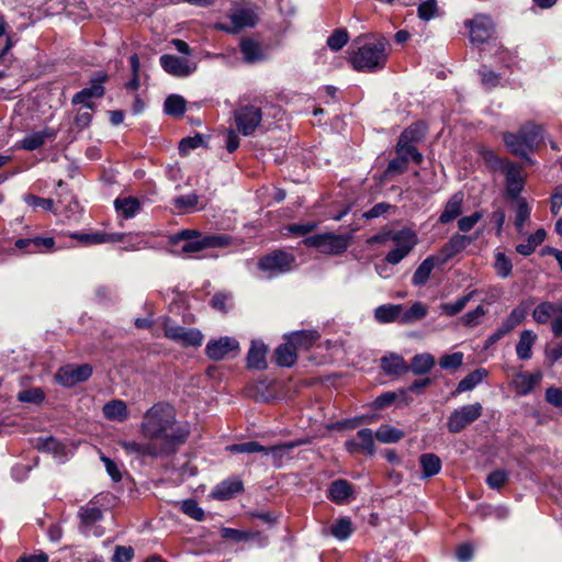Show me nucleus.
I'll return each mask as SVG.
<instances>
[{
  "label": "nucleus",
  "instance_id": "f257e3e1",
  "mask_svg": "<svg viewBox=\"0 0 562 562\" xmlns=\"http://www.w3.org/2000/svg\"><path fill=\"white\" fill-rule=\"evenodd\" d=\"M140 432L165 457L176 453L184 445L190 435V425L177 419L172 406L157 403L145 413Z\"/></svg>",
  "mask_w": 562,
  "mask_h": 562
},
{
  "label": "nucleus",
  "instance_id": "f03ea898",
  "mask_svg": "<svg viewBox=\"0 0 562 562\" xmlns=\"http://www.w3.org/2000/svg\"><path fill=\"white\" fill-rule=\"evenodd\" d=\"M387 60L386 41H366L350 53L349 61L355 70L374 72L385 67Z\"/></svg>",
  "mask_w": 562,
  "mask_h": 562
},
{
  "label": "nucleus",
  "instance_id": "7ed1b4c3",
  "mask_svg": "<svg viewBox=\"0 0 562 562\" xmlns=\"http://www.w3.org/2000/svg\"><path fill=\"white\" fill-rule=\"evenodd\" d=\"M480 155L493 171H501L505 175L507 196L512 200L520 199L524 179L519 167L507 159L499 158L492 149L485 147L480 149Z\"/></svg>",
  "mask_w": 562,
  "mask_h": 562
},
{
  "label": "nucleus",
  "instance_id": "20e7f679",
  "mask_svg": "<svg viewBox=\"0 0 562 562\" xmlns=\"http://www.w3.org/2000/svg\"><path fill=\"white\" fill-rule=\"evenodd\" d=\"M390 241L394 244V248L386 254L385 261L390 265H397L415 248L418 237L411 228H402L391 232Z\"/></svg>",
  "mask_w": 562,
  "mask_h": 562
},
{
  "label": "nucleus",
  "instance_id": "39448f33",
  "mask_svg": "<svg viewBox=\"0 0 562 562\" xmlns=\"http://www.w3.org/2000/svg\"><path fill=\"white\" fill-rule=\"evenodd\" d=\"M307 247L327 255H340L349 247V236L331 233L316 234L304 239Z\"/></svg>",
  "mask_w": 562,
  "mask_h": 562
},
{
  "label": "nucleus",
  "instance_id": "423d86ee",
  "mask_svg": "<svg viewBox=\"0 0 562 562\" xmlns=\"http://www.w3.org/2000/svg\"><path fill=\"white\" fill-rule=\"evenodd\" d=\"M165 337L182 347H199L203 342V334L198 328H186L165 318L162 324Z\"/></svg>",
  "mask_w": 562,
  "mask_h": 562
},
{
  "label": "nucleus",
  "instance_id": "0eeeda50",
  "mask_svg": "<svg viewBox=\"0 0 562 562\" xmlns=\"http://www.w3.org/2000/svg\"><path fill=\"white\" fill-rule=\"evenodd\" d=\"M294 261L293 255L282 250H274L259 260L258 268L270 279L289 272L293 268Z\"/></svg>",
  "mask_w": 562,
  "mask_h": 562
},
{
  "label": "nucleus",
  "instance_id": "6e6552de",
  "mask_svg": "<svg viewBox=\"0 0 562 562\" xmlns=\"http://www.w3.org/2000/svg\"><path fill=\"white\" fill-rule=\"evenodd\" d=\"M483 413V406L480 403L463 405L448 417L447 428L451 434H459L469 425L477 420Z\"/></svg>",
  "mask_w": 562,
  "mask_h": 562
},
{
  "label": "nucleus",
  "instance_id": "1a4fd4ad",
  "mask_svg": "<svg viewBox=\"0 0 562 562\" xmlns=\"http://www.w3.org/2000/svg\"><path fill=\"white\" fill-rule=\"evenodd\" d=\"M237 131L244 136L254 134L262 121V111L255 105H241L234 111Z\"/></svg>",
  "mask_w": 562,
  "mask_h": 562
},
{
  "label": "nucleus",
  "instance_id": "9d476101",
  "mask_svg": "<svg viewBox=\"0 0 562 562\" xmlns=\"http://www.w3.org/2000/svg\"><path fill=\"white\" fill-rule=\"evenodd\" d=\"M92 374V367L88 363L75 366L67 364L56 372L55 379L56 381L65 386L71 387L77 383L87 381Z\"/></svg>",
  "mask_w": 562,
  "mask_h": 562
},
{
  "label": "nucleus",
  "instance_id": "9b49d317",
  "mask_svg": "<svg viewBox=\"0 0 562 562\" xmlns=\"http://www.w3.org/2000/svg\"><path fill=\"white\" fill-rule=\"evenodd\" d=\"M231 244V237L223 234L217 235H200L193 240H187V243L181 245L180 251L181 254H192L199 252L203 249L207 248H220L225 247Z\"/></svg>",
  "mask_w": 562,
  "mask_h": 562
},
{
  "label": "nucleus",
  "instance_id": "f8f14e48",
  "mask_svg": "<svg viewBox=\"0 0 562 562\" xmlns=\"http://www.w3.org/2000/svg\"><path fill=\"white\" fill-rule=\"evenodd\" d=\"M108 80V75L103 71L95 74L90 80V87L83 88L72 97V104H82L88 109H92L93 104L90 102L92 98H101L104 94L103 83Z\"/></svg>",
  "mask_w": 562,
  "mask_h": 562
},
{
  "label": "nucleus",
  "instance_id": "ddd939ff",
  "mask_svg": "<svg viewBox=\"0 0 562 562\" xmlns=\"http://www.w3.org/2000/svg\"><path fill=\"white\" fill-rule=\"evenodd\" d=\"M159 63L161 68L167 74L178 78L189 77L196 70L195 63H191L186 58H181L171 54H165L160 56Z\"/></svg>",
  "mask_w": 562,
  "mask_h": 562
},
{
  "label": "nucleus",
  "instance_id": "4468645a",
  "mask_svg": "<svg viewBox=\"0 0 562 562\" xmlns=\"http://www.w3.org/2000/svg\"><path fill=\"white\" fill-rule=\"evenodd\" d=\"M465 24L470 27V37L472 42L484 43L493 35L494 24L490 16L476 15Z\"/></svg>",
  "mask_w": 562,
  "mask_h": 562
},
{
  "label": "nucleus",
  "instance_id": "2eb2a0df",
  "mask_svg": "<svg viewBox=\"0 0 562 562\" xmlns=\"http://www.w3.org/2000/svg\"><path fill=\"white\" fill-rule=\"evenodd\" d=\"M239 350V344L235 338L221 337L217 340H211L205 347V353L210 359L221 360L233 351Z\"/></svg>",
  "mask_w": 562,
  "mask_h": 562
},
{
  "label": "nucleus",
  "instance_id": "dca6fc26",
  "mask_svg": "<svg viewBox=\"0 0 562 562\" xmlns=\"http://www.w3.org/2000/svg\"><path fill=\"white\" fill-rule=\"evenodd\" d=\"M120 446L130 454L150 458L164 457L150 440L148 442L122 440Z\"/></svg>",
  "mask_w": 562,
  "mask_h": 562
},
{
  "label": "nucleus",
  "instance_id": "f3484780",
  "mask_svg": "<svg viewBox=\"0 0 562 562\" xmlns=\"http://www.w3.org/2000/svg\"><path fill=\"white\" fill-rule=\"evenodd\" d=\"M54 244L55 241L52 237L19 238L14 243L16 248L27 254L41 252L43 249H52Z\"/></svg>",
  "mask_w": 562,
  "mask_h": 562
},
{
  "label": "nucleus",
  "instance_id": "a211bd4d",
  "mask_svg": "<svg viewBox=\"0 0 562 562\" xmlns=\"http://www.w3.org/2000/svg\"><path fill=\"white\" fill-rule=\"evenodd\" d=\"M56 137V132L52 128H44L43 131L33 132L27 134L21 142L20 147L32 151L40 147H42L47 139H53Z\"/></svg>",
  "mask_w": 562,
  "mask_h": 562
},
{
  "label": "nucleus",
  "instance_id": "6ab92c4d",
  "mask_svg": "<svg viewBox=\"0 0 562 562\" xmlns=\"http://www.w3.org/2000/svg\"><path fill=\"white\" fill-rule=\"evenodd\" d=\"M102 413L105 419L123 423L128 419L126 403L122 400H112L103 405Z\"/></svg>",
  "mask_w": 562,
  "mask_h": 562
},
{
  "label": "nucleus",
  "instance_id": "aec40b11",
  "mask_svg": "<svg viewBox=\"0 0 562 562\" xmlns=\"http://www.w3.org/2000/svg\"><path fill=\"white\" fill-rule=\"evenodd\" d=\"M267 346L262 341L254 340L247 355V367L262 370L267 368Z\"/></svg>",
  "mask_w": 562,
  "mask_h": 562
},
{
  "label": "nucleus",
  "instance_id": "412c9836",
  "mask_svg": "<svg viewBox=\"0 0 562 562\" xmlns=\"http://www.w3.org/2000/svg\"><path fill=\"white\" fill-rule=\"evenodd\" d=\"M70 237L77 239L80 244L85 246L89 245H98L104 243H115L121 239V236L117 234H106V233H74L70 234Z\"/></svg>",
  "mask_w": 562,
  "mask_h": 562
},
{
  "label": "nucleus",
  "instance_id": "4be33fe9",
  "mask_svg": "<svg viewBox=\"0 0 562 562\" xmlns=\"http://www.w3.org/2000/svg\"><path fill=\"white\" fill-rule=\"evenodd\" d=\"M503 140L509 151L516 156H519L522 159L530 161L528 156V151H530L529 147L525 144V140L521 139V135L519 132L509 133L506 132L503 134Z\"/></svg>",
  "mask_w": 562,
  "mask_h": 562
},
{
  "label": "nucleus",
  "instance_id": "5701e85b",
  "mask_svg": "<svg viewBox=\"0 0 562 562\" xmlns=\"http://www.w3.org/2000/svg\"><path fill=\"white\" fill-rule=\"evenodd\" d=\"M296 350L310 349L319 338L316 330H297L285 336Z\"/></svg>",
  "mask_w": 562,
  "mask_h": 562
},
{
  "label": "nucleus",
  "instance_id": "b1692460",
  "mask_svg": "<svg viewBox=\"0 0 562 562\" xmlns=\"http://www.w3.org/2000/svg\"><path fill=\"white\" fill-rule=\"evenodd\" d=\"M518 132L530 150H533L543 139L542 127L533 122L524 124Z\"/></svg>",
  "mask_w": 562,
  "mask_h": 562
},
{
  "label": "nucleus",
  "instance_id": "393cba45",
  "mask_svg": "<svg viewBox=\"0 0 562 562\" xmlns=\"http://www.w3.org/2000/svg\"><path fill=\"white\" fill-rule=\"evenodd\" d=\"M463 194L461 192L454 193L446 203L443 212L439 216L441 224H448L457 218L462 210Z\"/></svg>",
  "mask_w": 562,
  "mask_h": 562
},
{
  "label": "nucleus",
  "instance_id": "a878e982",
  "mask_svg": "<svg viewBox=\"0 0 562 562\" xmlns=\"http://www.w3.org/2000/svg\"><path fill=\"white\" fill-rule=\"evenodd\" d=\"M527 314L528 305L525 302H521L510 312V314L498 327L502 328L503 333L508 335L514 328H516L524 322Z\"/></svg>",
  "mask_w": 562,
  "mask_h": 562
},
{
  "label": "nucleus",
  "instance_id": "bb28decb",
  "mask_svg": "<svg viewBox=\"0 0 562 562\" xmlns=\"http://www.w3.org/2000/svg\"><path fill=\"white\" fill-rule=\"evenodd\" d=\"M381 367L387 375H400L409 371L408 364L398 355L383 357L381 359Z\"/></svg>",
  "mask_w": 562,
  "mask_h": 562
},
{
  "label": "nucleus",
  "instance_id": "cd10ccee",
  "mask_svg": "<svg viewBox=\"0 0 562 562\" xmlns=\"http://www.w3.org/2000/svg\"><path fill=\"white\" fill-rule=\"evenodd\" d=\"M229 19L234 25V29L241 30L245 27H252L257 23V15L250 9H236L229 14Z\"/></svg>",
  "mask_w": 562,
  "mask_h": 562
},
{
  "label": "nucleus",
  "instance_id": "c85d7f7f",
  "mask_svg": "<svg viewBox=\"0 0 562 562\" xmlns=\"http://www.w3.org/2000/svg\"><path fill=\"white\" fill-rule=\"evenodd\" d=\"M558 308L559 304L550 301H543L533 308L531 314L532 319L539 325L548 324L550 321L552 322Z\"/></svg>",
  "mask_w": 562,
  "mask_h": 562
},
{
  "label": "nucleus",
  "instance_id": "c756f323",
  "mask_svg": "<svg viewBox=\"0 0 562 562\" xmlns=\"http://www.w3.org/2000/svg\"><path fill=\"white\" fill-rule=\"evenodd\" d=\"M537 340V335L529 329L520 333L519 341L516 345V353L518 359L528 360L532 356V346Z\"/></svg>",
  "mask_w": 562,
  "mask_h": 562
},
{
  "label": "nucleus",
  "instance_id": "7c9ffc66",
  "mask_svg": "<svg viewBox=\"0 0 562 562\" xmlns=\"http://www.w3.org/2000/svg\"><path fill=\"white\" fill-rule=\"evenodd\" d=\"M422 479H428L438 474L441 470V460L435 453H424L419 457Z\"/></svg>",
  "mask_w": 562,
  "mask_h": 562
},
{
  "label": "nucleus",
  "instance_id": "2f4dec72",
  "mask_svg": "<svg viewBox=\"0 0 562 562\" xmlns=\"http://www.w3.org/2000/svg\"><path fill=\"white\" fill-rule=\"evenodd\" d=\"M540 379H541L540 373L532 374V373H528V372H522V373H518L515 376L513 382H514L516 392L519 395H527L528 393H530L533 390L535 385L540 381Z\"/></svg>",
  "mask_w": 562,
  "mask_h": 562
},
{
  "label": "nucleus",
  "instance_id": "473e14b6",
  "mask_svg": "<svg viewBox=\"0 0 562 562\" xmlns=\"http://www.w3.org/2000/svg\"><path fill=\"white\" fill-rule=\"evenodd\" d=\"M436 261L434 256H429L417 267L412 278V283L415 286H423L427 283L435 269Z\"/></svg>",
  "mask_w": 562,
  "mask_h": 562
},
{
  "label": "nucleus",
  "instance_id": "72a5a7b5",
  "mask_svg": "<svg viewBox=\"0 0 562 562\" xmlns=\"http://www.w3.org/2000/svg\"><path fill=\"white\" fill-rule=\"evenodd\" d=\"M352 486L351 484L342 479L334 481L328 490V497L337 503L341 504L351 495Z\"/></svg>",
  "mask_w": 562,
  "mask_h": 562
},
{
  "label": "nucleus",
  "instance_id": "f704fd0d",
  "mask_svg": "<svg viewBox=\"0 0 562 562\" xmlns=\"http://www.w3.org/2000/svg\"><path fill=\"white\" fill-rule=\"evenodd\" d=\"M296 348L289 339L276 349V362L280 367H292L297 357Z\"/></svg>",
  "mask_w": 562,
  "mask_h": 562
},
{
  "label": "nucleus",
  "instance_id": "c9c22d12",
  "mask_svg": "<svg viewBox=\"0 0 562 562\" xmlns=\"http://www.w3.org/2000/svg\"><path fill=\"white\" fill-rule=\"evenodd\" d=\"M239 47L246 63L254 64L263 59L261 47L255 40L244 38Z\"/></svg>",
  "mask_w": 562,
  "mask_h": 562
},
{
  "label": "nucleus",
  "instance_id": "e433bc0d",
  "mask_svg": "<svg viewBox=\"0 0 562 562\" xmlns=\"http://www.w3.org/2000/svg\"><path fill=\"white\" fill-rule=\"evenodd\" d=\"M546 236L547 233L543 228L537 229L527 238L526 243H521L516 246V251L522 256L531 255L536 248L544 241Z\"/></svg>",
  "mask_w": 562,
  "mask_h": 562
},
{
  "label": "nucleus",
  "instance_id": "4c0bfd02",
  "mask_svg": "<svg viewBox=\"0 0 562 562\" xmlns=\"http://www.w3.org/2000/svg\"><path fill=\"white\" fill-rule=\"evenodd\" d=\"M471 239L465 235H453L447 244L441 249L445 259H450L457 254L461 252L468 244H470Z\"/></svg>",
  "mask_w": 562,
  "mask_h": 562
},
{
  "label": "nucleus",
  "instance_id": "58836bf2",
  "mask_svg": "<svg viewBox=\"0 0 562 562\" xmlns=\"http://www.w3.org/2000/svg\"><path fill=\"white\" fill-rule=\"evenodd\" d=\"M435 366V358L430 353H418L413 357L409 370L417 375L428 373Z\"/></svg>",
  "mask_w": 562,
  "mask_h": 562
},
{
  "label": "nucleus",
  "instance_id": "ea45409f",
  "mask_svg": "<svg viewBox=\"0 0 562 562\" xmlns=\"http://www.w3.org/2000/svg\"><path fill=\"white\" fill-rule=\"evenodd\" d=\"M241 490L243 483L240 481H224L214 488L212 495L217 499H229Z\"/></svg>",
  "mask_w": 562,
  "mask_h": 562
},
{
  "label": "nucleus",
  "instance_id": "a19ab883",
  "mask_svg": "<svg viewBox=\"0 0 562 562\" xmlns=\"http://www.w3.org/2000/svg\"><path fill=\"white\" fill-rule=\"evenodd\" d=\"M487 375V371L483 368L476 369L464 376L457 386V392L462 393L473 390Z\"/></svg>",
  "mask_w": 562,
  "mask_h": 562
},
{
  "label": "nucleus",
  "instance_id": "79ce46f5",
  "mask_svg": "<svg viewBox=\"0 0 562 562\" xmlns=\"http://www.w3.org/2000/svg\"><path fill=\"white\" fill-rule=\"evenodd\" d=\"M114 206L116 211L125 218L134 217L140 209L138 200L132 196L116 199L114 201Z\"/></svg>",
  "mask_w": 562,
  "mask_h": 562
},
{
  "label": "nucleus",
  "instance_id": "37998d69",
  "mask_svg": "<svg viewBox=\"0 0 562 562\" xmlns=\"http://www.w3.org/2000/svg\"><path fill=\"white\" fill-rule=\"evenodd\" d=\"M493 268L497 277L502 279L508 278L513 272V262L505 252L496 250L494 254Z\"/></svg>",
  "mask_w": 562,
  "mask_h": 562
},
{
  "label": "nucleus",
  "instance_id": "c03bdc74",
  "mask_svg": "<svg viewBox=\"0 0 562 562\" xmlns=\"http://www.w3.org/2000/svg\"><path fill=\"white\" fill-rule=\"evenodd\" d=\"M514 201L516 204L514 225L519 233H522V228H524L526 222L530 217L531 210H530L526 199L520 198V199H515Z\"/></svg>",
  "mask_w": 562,
  "mask_h": 562
},
{
  "label": "nucleus",
  "instance_id": "a18cd8bd",
  "mask_svg": "<svg viewBox=\"0 0 562 562\" xmlns=\"http://www.w3.org/2000/svg\"><path fill=\"white\" fill-rule=\"evenodd\" d=\"M297 446V442H285L266 447V451L262 452L265 456H271L276 465H280L282 459Z\"/></svg>",
  "mask_w": 562,
  "mask_h": 562
},
{
  "label": "nucleus",
  "instance_id": "49530a36",
  "mask_svg": "<svg viewBox=\"0 0 562 562\" xmlns=\"http://www.w3.org/2000/svg\"><path fill=\"white\" fill-rule=\"evenodd\" d=\"M404 431L391 425H382L375 431V438L383 443H393L400 441L404 437Z\"/></svg>",
  "mask_w": 562,
  "mask_h": 562
},
{
  "label": "nucleus",
  "instance_id": "de8ad7c7",
  "mask_svg": "<svg viewBox=\"0 0 562 562\" xmlns=\"http://www.w3.org/2000/svg\"><path fill=\"white\" fill-rule=\"evenodd\" d=\"M395 151L396 155L407 157L408 160L412 159L416 165H420L424 159L422 153L418 151L414 143H409L406 140L403 144L401 137H398Z\"/></svg>",
  "mask_w": 562,
  "mask_h": 562
},
{
  "label": "nucleus",
  "instance_id": "09e8293b",
  "mask_svg": "<svg viewBox=\"0 0 562 562\" xmlns=\"http://www.w3.org/2000/svg\"><path fill=\"white\" fill-rule=\"evenodd\" d=\"M78 517L82 526L90 527L102 520L103 515L100 508L87 505L79 508Z\"/></svg>",
  "mask_w": 562,
  "mask_h": 562
},
{
  "label": "nucleus",
  "instance_id": "8fccbe9b",
  "mask_svg": "<svg viewBox=\"0 0 562 562\" xmlns=\"http://www.w3.org/2000/svg\"><path fill=\"white\" fill-rule=\"evenodd\" d=\"M401 311V305H381L375 308L374 317L380 323H391L400 317Z\"/></svg>",
  "mask_w": 562,
  "mask_h": 562
},
{
  "label": "nucleus",
  "instance_id": "3c124183",
  "mask_svg": "<svg viewBox=\"0 0 562 562\" xmlns=\"http://www.w3.org/2000/svg\"><path fill=\"white\" fill-rule=\"evenodd\" d=\"M164 110L168 115L181 116L186 112V100L179 94H171L165 100Z\"/></svg>",
  "mask_w": 562,
  "mask_h": 562
},
{
  "label": "nucleus",
  "instance_id": "603ef678",
  "mask_svg": "<svg viewBox=\"0 0 562 562\" xmlns=\"http://www.w3.org/2000/svg\"><path fill=\"white\" fill-rule=\"evenodd\" d=\"M351 520L347 517L337 519L330 526V533L338 540H346L352 533Z\"/></svg>",
  "mask_w": 562,
  "mask_h": 562
},
{
  "label": "nucleus",
  "instance_id": "864d4df0",
  "mask_svg": "<svg viewBox=\"0 0 562 562\" xmlns=\"http://www.w3.org/2000/svg\"><path fill=\"white\" fill-rule=\"evenodd\" d=\"M426 134V126L424 123H415L405 128L400 137L402 138V143L404 144L406 140L409 143H418L420 142Z\"/></svg>",
  "mask_w": 562,
  "mask_h": 562
},
{
  "label": "nucleus",
  "instance_id": "5fc2aeb1",
  "mask_svg": "<svg viewBox=\"0 0 562 562\" xmlns=\"http://www.w3.org/2000/svg\"><path fill=\"white\" fill-rule=\"evenodd\" d=\"M474 292L468 293L459 297L456 302L441 303L439 308L447 316H454L460 313L469 301L472 299Z\"/></svg>",
  "mask_w": 562,
  "mask_h": 562
},
{
  "label": "nucleus",
  "instance_id": "6e6d98bb",
  "mask_svg": "<svg viewBox=\"0 0 562 562\" xmlns=\"http://www.w3.org/2000/svg\"><path fill=\"white\" fill-rule=\"evenodd\" d=\"M37 448L44 452H50L56 457L65 453V446L53 437L38 438Z\"/></svg>",
  "mask_w": 562,
  "mask_h": 562
},
{
  "label": "nucleus",
  "instance_id": "4d7b16f0",
  "mask_svg": "<svg viewBox=\"0 0 562 562\" xmlns=\"http://www.w3.org/2000/svg\"><path fill=\"white\" fill-rule=\"evenodd\" d=\"M509 481V473L503 469L492 471L486 477V484L492 490H499Z\"/></svg>",
  "mask_w": 562,
  "mask_h": 562
},
{
  "label": "nucleus",
  "instance_id": "13d9d810",
  "mask_svg": "<svg viewBox=\"0 0 562 562\" xmlns=\"http://www.w3.org/2000/svg\"><path fill=\"white\" fill-rule=\"evenodd\" d=\"M226 449L234 453H262L266 451V447L260 445L258 441L235 443L228 446Z\"/></svg>",
  "mask_w": 562,
  "mask_h": 562
},
{
  "label": "nucleus",
  "instance_id": "bf43d9fd",
  "mask_svg": "<svg viewBox=\"0 0 562 562\" xmlns=\"http://www.w3.org/2000/svg\"><path fill=\"white\" fill-rule=\"evenodd\" d=\"M357 440L363 452L372 456L375 451L373 431L369 428H362L357 432Z\"/></svg>",
  "mask_w": 562,
  "mask_h": 562
},
{
  "label": "nucleus",
  "instance_id": "052dcab7",
  "mask_svg": "<svg viewBox=\"0 0 562 562\" xmlns=\"http://www.w3.org/2000/svg\"><path fill=\"white\" fill-rule=\"evenodd\" d=\"M349 40L348 32L344 29H337L333 32V34L327 38V46L334 50H340Z\"/></svg>",
  "mask_w": 562,
  "mask_h": 562
},
{
  "label": "nucleus",
  "instance_id": "680f3d73",
  "mask_svg": "<svg viewBox=\"0 0 562 562\" xmlns=\"http://www.w3.org/2000/svg\"><path fill=\"white\" fill-rule=\"evenodd\" d=\"M408 159L402 155H397L396 158L392 159L385 171L384 177H392L395 175H401L407 170Z\"/></svg>",
  "mask_w": 562,
  "mask_h": 562
},
{
  "label": "nucleus",
  "instance_id": "e2e57ef3",
  "mask_svg": "<svg viewBox=\"0 0 562 562\" xmlns=\"http://www.w3.org/2000/svg\"><path fill=\"white\" fill-rule=\"evenodd\" d=\"M180 509L183 514L189 517L201 521L204 519V510L199 506L198 502L194 499H186L180 504Z\"/></svg>",
  "mask_w": 562,
  "mask_h": 562
},
{
  "label": "nucleus",
  "instance_id": "0e129e2a",
  "mask_svg": "<svg viewBox=\"0 0 562 562\" xmlns=\"http://www.w3.org/2000/svg\"><path fill=\"white\" fill-rule=\"evenodd\" d=\"M23 201L34 210L42 207L46 211H53L54 209V201L52 199L40 198L34 194H24Z\"/></svg>",
  "mask_w": 562,
  "mask_h": 562
},
{
  "label": "nucleus",
  "instance_id": "69168bd1",
  "mask_svg": "<svg viewBox=\"0 0 562 562\" xmlns=\"http://www.w3.org/2000/svg\"><path fill=\"white\" fill-rule=\"evenodd\" d=\"M44 397L45 395L43 391L38 387L24 390L18 394V400L23 403L38 404L44 400Z\"/></svg>",
  "mask_w": 562,
  "mask_h": 562
},
{
  "label": "nucleus",
  "instance_id": "338daca9",
  "mask_svg": "<svg viewBox=\"0 0 562 562\" xmlns=\"http://www.w3.org/2000/svg\"><path fill=\"white\" fill-rule=\"evenodd\" d=\"M203 143H204L203 136L200 134H196L192 137L182 138L179 144V151L181 155H187V154H189L190 150L202 146Z\"/></svg>",
  "mask_w": 562,
  "mask_h": 562
},
{
  "label": "nucleus",
  "instance_id": "774afa93",
  "mask_svg": "<svg viewBox=\"0 0 562 562\" xmlns=\"http://www.w3.org/2000/svg\"><path fill=\"white\" fill-rule=\"evenodd\" d=\"M463 362L462 352H453L445 355L440 358L439 364L442 369H458Z\"/></svg>",
  "mask_w": 562,
  "mask_h": 562
}]
</instances>
